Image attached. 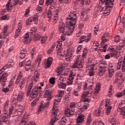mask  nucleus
Segmentation results:
<instances>
[{
  "label": "nucleus",
  "mask_w": 125,
  "mask_h": 125,
  "mask_svg": "<svg viewBox=\"0 0 125 125\" xmlns=\"http://www.w3.org/2000/svg\"><path fill=\"white\" fill-rule=\"evenodd\" d=\"M53 59L52 57H49L48 58L47 61L45 62V65L46 66V68H50V66H51V64H52V61Z\"/></svg>",
  "instance_id": "nucleus-25"
},
{
  "label": "nucleus",
  "mask_w": 125,
  "mask_h": 125,
  "mask_svg": "<svg viewBox=\"0 0 125 125\" xmlns=\"http://www.w3.org/2000/svg\"><path fill=\"white\" fill-rule=\"evenodd\" d=\"M112 85H110L108 89V96H111L112 95Z\"/></svg>",
  "instance_id": "nucleus-57"
},
{
  "label": "nucleus",
  "mask_w": 125,
  "mask_h": 125,
  "mask_svg": "<svg viewBox=\"0 0 125 125\" xmlns=\"http://www.w3.org/2000/svg\"><path fill=\"white\" fill-rule=\"evenodd\" d=\"M105 72H106V69H104V68H99V70L98 71V73H97V75H98V76H103V75H104V74H105Z\"/></svg>",
  "instance_id": "nucleus-31"
},
{
  "label": "nucleus",
  "mask_w": 125,
  "mask_h": 125,
  "mask_svg": "<svg viewBox=\"0 0 125 125\" xmlns=\"http://www.w3.org/2000/svg\"><path fill=\"white\" fill-rule=\"evenodd\" d=\"M99 68L102 69H107L108 67V63H107V62L105 60H101L99 61Z\"/></svg>",
  "instance_id": "nucleus-19"
},
{
  "label": "nucleus",
  "mask_w": 125,
  "mask_h": 125,
  "mask_svg": "<svg viewBox=\"0 0 125 125\" xmlns=\"http://www.w3.org/2000/svg\"><path fill=\"white\" fill-rule=\"evenodd\" d=\"M8 105H9V101H6L4 105H3L4 109H6L7 107L8 106Z\"/></svg>",
  "instance_id": "nucleus-58"
},
{
  "label": "nucleus",
  "mask_w": 125,
  "mask_h": 125,
  "mask_svg": "<svg viewBox=\"0 0 125 125\" xmlns=\"http://www.w3.org/2000/svg\"><path fill=\"white\" fill-rule=\"evenodd\" d=\"M91 96V94L90 93H89L88 91L83 92V94L81 96L83 99H84V103H88V102H89L90 100L88 98L85 97H89Z\"/></svg>",
  "instance_id": "nucleus-17"
},
{
  "label": "nucleus",
  "mask_w": 125,
  "mask_h": 125,
  "mask_svg": "<svg viewBox=\"0 0 125 125\" xmlns=\"http://www.w3.org/2000/svg\"><path fill=\"white\" fill-rule=\"evenodd\" d=\"M78 13L79 9L78 8L74 9L73 12L69 13L65 19L66 26L63 22L60 23L58 30L62 33L61 39L63 42L66 40V36H71L73 34L78 20Z\"/></svg>",
  "instance_id": "nucleus-1"
},
{
  "label": "nucleus",
  "mask_w": 125,
  "mask_h": 125,
  "mask_svg": "<svg viewBox=\"0 0 125 125\" xmlns=\"http://www.w3.org/2000/svg\"><path fill=\"white\" fill-rule=\"evenodd\" d=\"M102 114V109L101 108H98L95 111V115L97 117H99Z\"/></svg>",
  "instance_id": "nucleus-32"
},
{
  "label": "nucleus",
  "mask_w": 125,
  "mask_h": 125,
  "mask_svg": "<svg viewBox=\"0 0 125 125\" xmlns=\"http://www.w3.org/2000/svg\"><path fill=\"white\" fill-rule=\"evenodd\" d=\"M110 55L111 57H117V53L112 52L110 53Z\"/></svg>",
  "instance_id": "nucleus-62"
},
{
  "label": "nucleus",
  "mask_w": 125,
  "mask_h": 125,
  "mask_svg": "<svg viewBox=\"0 0 125 125\" xmlns=\"http://www.w3.org/2000/svg\"><path fill=\"white\" fill-rule=\"evenodd\" d=\"M8 28H9V25H5L3 26L1 32V34L3 36H6L9 35V33L8 32Z\"/></svg>",
  "instance_id": "nucleus-21"
},
{
  "label": "nucleus",
  "mask_w": 125,
  "mask_h": 125,
  "mask_svg": "<svg viewBox=\"0 0 125 125\" xmlns=\"http://www.w3.org/2000/svg\"><path fill=\"white\" fill-rule=\"evenodd\" d=\"M66 122H67L66 117H62L61 121L59 122V125H64L66 124Z\"/></svg>",
  "instance_id": "nucleus-40"
},
{
  "label": "nucleus",
  "mask_w": 125,
  "mask_h": 125,
  "mask_svg": "<svg viewBox=\"0 0 125 125\" xmlns=\"http://www.w3.org/2000/svg\"><path fill=\"white\" fill-rule=\"evenodd\" d=\"M83 62L81 61V60L79 58H77L75 62L72 65V68L74 69H78V68H83Z\"/></svg>",
  "instance_id": "nucleus-15"
},
{
  "label": "nucleus",
  "mask_w": 125,
  "mask_h": 125,
  "mask_svg": "<svg viewBox=\"0 0 125 125\" xmlns=\"http://www.w3.org/2000/svg\"><path fill=\"white\" fill-rule=\"evenodd\" d=\"M75 108H76V103L71 102L70 103L69 108L65 109V113L66 117H70L74 115V112L75 111Z\"/></svg>",
  "instance_id": "nucleus-8"
},
{
  "label": "nucleus",
  "mask_w": 125,
  "mask_h": 125,
  "mask_svg": "<svg viewBox=\"0 0 125 125\" xmlns=\"http://www.w3.org/2000/svg\"><path fill=\"white\" fill-rule=\"evenodd\" d=\"M58 44L57 46V48L58 49H60V48H62V41L58 42Z\"/></svg>",
  "instance_id": "nucleus-49"
},
{
  "label": "nucleus",
  "mask_w": 125,
  "mask_h": 125,
  "mask_svg": "<svg viewBox=\"0 0 125 125\" xmlns=\"http://www.w3.org/2000/svg\"><path fill=\"white\" fill-rule=\"evenodd\" d=\"M28 122H29L28 118H23L20 123V125H25L26 124H28Z\"/></svg>",
  "instance_id": "nucleus-34"
},
{
  "label": "nucleus",
  "mask_w": 125,
  "mask_h": 125,
  "mask_svg": "<svg viewBox=\"0 0 125 125\" xmlns=\"http://www.w3.org/2000/svg\"><path fill=\"white\" fill-rule=\"evenodd\" d=\"M94 69V64L89 63L87 64L86 67V72L89 74V76L92 77L94 75L93 70Z\"/></svg>",
  "instance_id": "nucleus-12"
},
{
  "label": "nucleus",
  "mask_w": 125,
  "mask_h": 125,
  "mask_svg": "<svg viewBox=\"0 0 125 125\" xmlns=\"http://www.w3.org/2000/svg\"><path fill=\"white\" fill-rule=\"evenodd\" d=\"M63 95H64V91L63 90H59V95H58L59 98L55 99L54 101L52 114L51 115L52 119L50 125H54V124H55L56 121H57V118L56 117H57L58 112H59L58 107H57L58 106V103L60 102Z\"/></svg>",
  "instance_id": "nucleus-3"
},
{
  "label": "nucleus",
  "mask_w": 125,
  "mask_h": 125,
  "mask_svg": "<svg viewBox=\"0 0 125 125\" xmlns=\"http://www.w3.org/2000/svg\"><path fill=\"white\" fill-rule=\"evenodd\" d=\"M75 76V74L73 73V71H70V76L68 78V80L67 82L68 84H72V83H73L74 77Z\"/></svg>",
  "instance_id": "nucleus-22"
},
{
  "label": "nucleus",
  "mask_w": 125,
  "mask_h": 125,
  "mask_svg": "<svg viewBox=\"0 0 125 125\" xmlns=\"http://www.w3.org/2000/svg\"><path fill=\"white\" fill-rule=\"evenodd\" d=\"M36 48H35V47H34V48L32 49V51H31V53H30V54H31V57H34V56L36 54Z\"/></svg>",
  "instance_id": "nucleus-50"
},
{
  "label": "nucleus",
  "mask_w": 125,
  "mask_h": 125,
  "mask_svg": "<svg viewBox=\"0 0 125 125\" xmlns=\"http://www.w3.org/2000/svg\"><path fill=\"white\" fill-rule=\"evenodd\" d=\"M58 86L60 88H62V89H65L66 88V83H63L62 82H58Z\"/></svg>",
  "instance_id": "nucleus-29"
},
{
  "label": "nucleus",
  "mask_w": 125,
  "mask_h": 125,
  "mask_svg": "<svg viewBox=\"0 0 125 125\" xmlns=\"http://www.w3.org/2000/svg\"><path fill=\"white\" fill-rule=\"evenodd\" d=\"M7 77H8V74H7V73H3L1 77L0 76V82L1 80L6 81L7 80L6 78H7Z\"/></svg>",
  "instance_id": "nucleus-36"
},
{
  "label": "nucleus",
  "mask_w": 125,
  "mask_h": 125,
  "mask_svg": "<svg viewBox=\"0 0 125 125\" xmlns=\"http://www.w3.org/2000/svg\"><path fill=\"white\" fill-rule=\"evenodd\" d=\"M75 2L79 4L80 6L82 7L83 5L90 4V0H77Z\"/></svg>",
  "instance_id": "nucleus-18"
},
{
  "label": "nucleus",
  "mask_w": 125,
  "mask_h": 125,
  "mask_svg": "<svg viewBox=\"0 0 125 125\" xmlns=\"http://www.w3.org/2000/svg\"><path fill=\"white\" fill-rule=\"evenodd\" d=\"M114 0H100V6L98 8V11L103 12L104 16H108L110 14V10L114 5Z\"/></svg>",
  "instance_id": "nucleus-2"
},
{
  "label": "nucleus",
  "mask_w": 125,
  "mask_h": 125,
  "mask_svg": "<svg viewBox=\"0 0 125 125\" xmlns=\"http://www.w3.org/2000/svg\"><path fill=\"white\" fill-rule=\"evenodd\" d=\"M25 109V107L21 105H18V111H24V109Z\"/></svg>",
  "instance_id": "nucleus-54"
},
{
  "label": "nucleus",
  "mask_w": 125,
  "mask_h": 125,
  "mask_svg": "<svg viewBox=\"0 0 125 125\" xmlns=\"http://www.w3.org/2000/svg\"><path fill=\"white\" fill-rule=\"evenodd\" d=\"M37 32V28L33 27L31 29L30 32H27L23 37L22 42L25 44H28L31 42V38L29 35H35Z\"/></svg>",
  "instance_id": "nucleus-6"
},
{
  "label": "nucleus",
  "mask_w": 125,
  "mask_h": 125,
  "mask_svg": "<svg viewBox=\"0 0 125 125\" xmlns=\"http://www.w3.org/2000/svg\"><path fill=\"white\" fill-rule=\"evenodd\" d=\"M107 48H108V45L105 44L102 49H99V51H101L102 52H106V50H107Z\"/></svg>",
  "instance_id": "nucleus-39"
},
{
  "label": "nucleus",
  "mask_w": 125,
  "mask_h": 125,
  "mask_svg": "<svg viewBox=\"0 0 125 125\" xmlns=\"http://www.w3.org/2000/svg\"><path fill=\"white\" fill-rule=\"evenodd\" d=\"M2 90L3 92L6 93V92H8V91H9V88H7V87H4V88H3Z\"/></svg>",
  "instance_id": "nucleus-61"
},
{
  "label": "nucleus",
  "mask_w": 125,
  "mask_h": 125,
  "mask_svg": "<svg viewBox=\"0 0 125 125\" xmlns=\"http://www.w3.org/2000/svg\"><path fill=\"white\" fill-rule=\"evenodd\" d=\"M100 85L97 84L95 88V89L94 90V94L95 95H97L99 92H100Z\"/></svg>",
  "instance_id": "nucleus-30"
},
{
  "label": "nucleus",
  "mask_w": 125,
  "mask_h": 125,
  "mask_svg": "<svg viewBox=\"0 0 125 125\" xmlns=\"http://www.w3.org/2000/svg\"><path fill=\"white\" fill-rule=\"evenodd\" d=\"M87 53V49H86V48H84L83 50L82 58H84V57H85V56H86Z\"/></svg>",
  "instance_id": "nucleus-45"
},
{
  "label": "nucleus",
  "mask_w": 125,
  "mask_h": 125,
  "mask_svg": "<svg viewBox=\"0 0 125 125\" xmlns=\"http://www.w3.org/2000/svg\"><path fill=\"white\" fill-rule=\"evenodd\" d=\"M110 125H120L119 124H117L116 119L113 118H111V119L110 120Z\"/></svg>",
  "instance_id": "nucleus-38"
},
{
  "label": "nucleus",
  "mask_w": 125,
  "mask_h": 125,
  "mask_svg": "<svg viewBox=\"0 0 125 125\" xmlns=\"http://www.w3.org/2000/svg\"><path fill=\"white\" fill-rule=\"evenodd\" d=\"M0 121L2 123H5L8 121V117H7V116H4L1 118Z\"/></svg>",
  "instance_id": "nucleus-41"
},
{
  "label": "nucleus",
  "mask_w": 125,
  "mask_h": 125,
  "mask_svg": "<svg viewBox=\"0 0 125 125\" xmlns=\"http://www.w3.org/2000/svg\"><path fill=\"white\" fill-rule=\"evenodd\" d=\"M93 43L94 46H96V47H99V43L98 42L94 41Z\"/></svg>",
  "instance_id": "nucleus-63"
},
{
  "label": "nucleus",
  "mask_w": 125,
  "mask_h": 125,
  "mask_svg": "<svg viewBox=\"0 0 125 125\" xmlns=\"http://www.w3.org/2000/svg\"><path fill=\"white\" fill-rule=\"evenodd\" d=\"M39 100L38 99H36L34 100L32 103H31V106L32 107H35L36 105H37V103H38V101Z\"/></svg>",
  "instance_id": "nucleus-47"
},
{
  "label": "nucleus",
  "mask_w": 125,
  "mask_h": 125,
  "mask_svg": "<svg viewBox=\"0 0 125 125\" xmlns=\"http://www.w3.org/2000/svg\"><path fill=\"white\" fill-rule=\"evenodd\" d=\"M116 79L115 80V83L118 86V87H121L123 85V82H125L123 79V73L122 72H118L116 75Z\"/></svg>",
  "instance_id": "nucleus-9"
},
{
  "label": "nucleus",
  "mask_w": 125,
  "mask_h": 125,
  "mask_svg": "<svg viewBox=\"0 0 125 125\" xmlns=\"http://www.w3.org/2000/svg\"><path fill=\"white\" fill-rule=\"evenodd\" d=\"M19 87H20V89H22L24 88V86L25 85V80L22 79L19 83Z\"/></svg>",
  "instance_id": "nucleus-33"
},
{
  "label": "nucleus",
  "mask_w": 125,
  "mask_h": 125,
  "mask_svg": "<svg viewBox=\"0 0 125 125\" xmlns=\"http://www.w3.org/2000/svg\"><path fill=\"white\" fill-rule=\"evenodd\" d=\"M24 93L22 92H19L18 95H14L13 103L15 104L17 102H20L24 97Z\"/></svg>",
  "instance_id": "nucleus-11"
},
{
  "label": "nucleus",
  "mask_w": 125,
  "mask_h": 125,
  "mask_svg": "<svg viewBox=\"0 0 125 125\" xmlns=\"http://www.w3.org/2000/svg\"><path fill=\"white\" fill-rule=\"evenodd\" d=\"M53 2H54V0H45V4L46 6H48V5L53 3Z\"/></svg>",
  "instance_id": "nucleus-37"
},
{
  "label": "nucleus",
  "mask_w": 125,
  "mask_h": 125,
  "mask_svg": "<svg viewBox=\"0 0 125 125\" xmlns=\"http://www.w3.org/2000/svg\"><path fill=\"white\" fill-rule=\"evenodd\" d=\"M44 98H46V100L47 102L44 104H43V101L41 102V105L38 108V112L40 113L41 111L44 108L47 107L48 105H49V101L52 99V96H51V91L49 90H46L44 94Z\"/></svg>",
  "instance_id": "nucleus-4"
},
{
  "label": "nucleus",
  "mask_w": 125,
  "mask_h": 125,
  "mask_svg": "<svg viewBox=\"0 0 125 125\" xmlns=\"http://www.w3.org/2000/svg\"><path fill=\"white\" fill-rule=\"evenodd\" d=\"M25 62L22 61L19 63V66L20 67H24L25 66Z\"/></svg>",
  "instance_id": "nucleus-64"
},
{
  "label": "nucleus",
  "mask_w": 125,
  "mask_h": 125,
  "mask_svg": "<svg viewBox=\"0 0 125 125\" xmlns=\"http://www.w3.org/2000/svg\"><path fill=\"white\" fill-rule=\"evenodd\" d=\"M89 107V104L88 103H84L83 107H82V110H86Z\"/></svg>",
  "instance_id": "nucleus-48"
},
{
  "label": "nucleus",
  "mask_w": 125,
  "mask_h": 125,
  "mask_svg": "<svg viewBox=\"0 0 125 125\" xmlns=\"http://www.w3.org/2000/svg\"><path fill=\"white\" fill-rule=\"evenodd\" d=\"M93 125H104V123L102 121H98L93 123Z\"/></svg>",
  "instance_id": "nucleus-53"
},
{
  "label": "nucleus",
  "mask_w": 125,
  "mask_h": 125,
  "mask_svg": "<svg viewBox=\"0 0 125 125\" xmlns=\"http://www.w3.org/2000/svg\"><path fill=\"white\" fill-rule=\"evenodd\" d=\"M10 18L9 15H6L1 17V20H8Z\"/></svg>",
  "instance_id": "nucleus-42"
},
{
  "label": "nucleus",
  "mask_w": 125,
  "mask_h": 125,
  "mask_svg": "<svg viewBox=\"0 0 125 125\" xmlns=\"http://www.w3.org/2000/svg\"><path fill=\"white\" fill-rule=\"evenodd\" d=\"M22 29V27L20 26H19L18 27V29H16L14 38L15 39H16L17 38H18L19 36H20V34H21V29Z\"/></svg>",
  "instance_id": "nucleus-27"
},
{
  "label": "nucleus",
  "mask_w": 125,
  "mask_h": 125,
  "mask_svg": "<svg viewBox=\"0 0 125 125\" xmlns=\"http://www.w3.org/2000/svg\"><path fill=\"white\" fill-rule=\"evenodd\" d=\"M125 41H123L122 42L120 43L119 44V47L120 48H118V50H125Z\"/></svg>",
  "instance_id": "nucleus-35"
},
{
  "label": "nucleus",
  "mask_w": 125,
  "mask_h": 125,
  "mask_svg": "<svg viewBox=\"0 0 125 125\" xmlns=\"http://www.w3.org/2000/svg\"><path fill=\"white\" fill-rule=\"evenodd\" d=\"M84 120V115L82 114H79L78 118L76 120L77 124H81L83 123Z\"/></svg>",
  "instance_id": "nucleus-24"
},
{
  "label": "nucleus",
  "mask_w": 125,
  "mask_h": 125,
  "mask_svg": "<svg viewBox=\"0 0 125 125\" xmlns=\"http://www.w3.org/2000/svg\"><path fill=\"white\" fill-rule=\"evenodd\" d=\"M26 53H27V50H26V49H23L21 50L20 54V59H23V58H25V56H26Z\"/></svg>",
  "instance_id": "nucleus-28"
},
{
  "label": "nucleus",
  "mask_w": 125,
  "mask_h": 125,
  "mask_svg": "<svg viewBox=\"0 0 125 125\" xmlns=\"http://www.w3.org/2000/svg\"><path fill=\"white\" fill-rule=\"evenodd\" d=\"M57 71L59 74H60L63 71V67L62 66H59L57 68Z\"/></svg>",
  "instance_id": "nucleus-56"
},
{
  "label": "nucleus",
  "mask_w": 125,
  "mask_h": 125,
  "mask_svg": "<svg viewBox=\"0 0 125 125\" xmlns=\"http://www.w3.org/2000/svg\"><path fill=\"white\" fill-rule=\"evenodd\" d=\"M42 92V86H36L32 90L30 93L31 97L34 98L38 97L39 93Z\"/></svg>",
  "instance_id": "nucleus-10"
},
{
  "label": "nucleus",
  "mask_w": 125,
  "mask_h": 125,
  "mask_svg": "<svg viewBox=\"0 0 125 125\" xmlns=\"http://www.w3.org/2000/svg\"><path fill=\"white\" fill-rule=\"evenodd\" d=\"M22 77H23V74H22V73L21 72H20V73L18 75V76H17L16 80V82H15L16 84H19V83H20V82L21 81H22V80H24V79H22Z\"/></svg>",
  "instance_id": "nucleus-26"
},
{
  "label": "nucleus",
  "mask_w": 125,
  "mask_h": 125,
  "mask_svg": "<svg viewBox=\"0 0 125 125\" xmlns=\"http://www.w3.org/2000/svg\"><path fill=\"white\" fill-rule=\"evenodd\" d=\"M40 73H39V71H35L34 72V76L32 77L31 81L32 82L31 83L29 84L27 91V93L29 94L31 93V89H32V88L33 87V83H36L38 81H39V79H40Z\"/></svg>",
  "instance_id": "nucleus-7"
},
{
  "label": "nucleus",
  "mask_w": 125,
  "mask_h": 125,
  "mask_svg": "<svg viewBox=\"0 0 125 125\" xmlns=\"http://www.w3.org/2000/svg\"><path fill=\"white\" fill-rule=\"evenodd\" d=\"M39 20V16L36 15L34 17H32L30 18H28V20L26 21V25H28V26H30L31 25V23L32 22H34V23L37 25L38 24Z\"/></svg>",
  "instance_id": "nucleus-13"
},
{
  "label": "nucleus",
  "mask_w": 125,
  "mask_h": 125,
  "mask_svg": "<svg viewBox=\"0 0 125 125\" xmlns=\"http://www.w3.org/2000/svg\"><path fill=\"white\" fill-rule=\"evenodd\" d=\"M47 40V37H42L41 38V42L42 43H45V42Z\"/></svg>",
  "instance_id": "nucleus-52"
},
{
  "label": "nucleus",
  "mask_w": 125,
  "mask_h": 125,
  "mask_svg": "<svg viewBox=\"0 0 125 125\" xmlns=\"http://www.w3.org/2000/svg\"><path fill=\"white\" fill-rule=\"evenodd\" d=\"M25 1H28L29 0H24ZM23 0H9L6 4V9L7 11H10L11 10V8H14L17 5V4H23Z\"/></svg>",
  "instance_id": "nucleus-5"
},
{
  "label": "nucleus",
  "mask_w": 125,
  "mask_h": 125,
  "mask_svg": "<svg viewBox=\"0 0 125 125\" xmlns=\"http://www.w3.org/2000/svg\"><path fill=\"white\" fill-rule=\"evenodd\" d=\"M111 100L107 99L105 101V108H106V114L107 116L111 113V110H112V106H111Z\"/></svg>",
  "instance_id": "nucleus-16"
},
{
  "label": "nucleus",
  "mask_w": 125,
  "mask_h": 125,
  "mask_svg": "<svg viewBox=\"0 0 125 125\" xmlns=\"http://www.w3.org/2000/svg\"><path fill=\"white\" fill-rule=\"evenodd\" d=\"M91 123V119H90V117H88L87 119V121L86 122V125H90Z\"/></svg>",
  "instance_id": "nucleus-60"
},
{
  "label": "nucleus",
  "mask_w": 125,
  "mask_h": 125,
  "mask_svg": "<svg viewBox=\"0 0 125 125\" xmlns=\"http://www.w3.org/2000/svg\"><path fill=\"white\" fill-rule=\"evenodd\" d=\"M110 38V34L108 33H104L102 36V41L103 42H107Z\"/></svg>",
  "instance_id": "nucleus-23"
},
{
  "label": "nucleus",
  "mask_w": 125,
  "mask_h": 125,
  "mask_svg": "<svg viewBox=\"0 0 125 125\" xmlns=\"http://www.w3.org/2000/svg\"><path fill=\"white\" fill-rule=\"evenodd\" d=\"M36 11L37 14L41 13L42 11V7L40 6H37L36 7Z\"/></svg>",
  "instance_id": "nucleus-44"
},
{
  "label": "nucleus",
  "mask_w": 125,
  "mask_h": 125,
  "mask_svg": "<svg viewBox=\"0 0 125 125\" xmlns=\"http://www.w3.org/2000/svg\"><path fill=\"white\" fill-rule=\"evenodd\" d=\"M121 115L123 116V118L125 116V108H123L121 111Z\"/></svg>",
  "instance_id": "nucleus-59"
},
{
  "label": "nucleus",
  "mask_w": 125,
  "mask_h": 125,
  "mask_svg": "<svg viewBox=\"0 0 125 125\" xmlns=\"http://www.w3.org/2000/svg\"><path fill=\"white\" fill-rule=\"evenodd\" d=\"M13 62H8L7 64H6L4 67H6V69L11 68L13 67Z\"/></svg>",
  "instance_id": "nucleus-46"
},
{
  "label": "nucleus",
  "mask_w": 125,
  "mask_h": 125,
  "mask_svg": "<svg viewBox=\"0 0 125 125\" xmlns=\"http://www.w3.org/2000/svg\"><path fill=\"white\" fill-rule=\"evenodd\" d=\"M14 108V107L13 106H11V107L9 109V114L7 115V116H11V115L12 114V112H13V109Z\"/></svg>",
  "instance_id": "nucleus-55"
},
{
  "label": "nucleus",
  "mask_w": 125,
  "mask_h": 125,
  "mask_svg": "<svg viewBox=\"0 0 125 125\" xmlns=\"http://www.w3.org/2000/svg\"><path fill=\"white\" fill-rule=\"evenodd\" d=\"M74 49H68L67 50V54L65 56L66 61H71L73 59V53H74Z\"/></svg>",
  "instance_id": "nucleus-14"
},
{
  "label": "nucleus",
  "mask_w": 125,
  "mask_h": 125,
  "mask_svg": "<svg viewBox=\"0 0 125 125\" xmlns=\"http://www.w3.org/2000/svg\"><path fill=\"white\" fill-rule=\"evenodd\" d=\"M49 83L51 84H54L55 83V78L52 77L49 79Z\"/></svg>",
  "instance_id": "nucleus-51"
},
{
  "label": "nucleus",
  "mask_w": 125,
  "mask_h": 125,
  "mask_svg": "<svg viewBox=\"0 0 125 125\" xmlns=\"http://www.w3.org/2000/svg\"><path fill=\"white\" fill-rule=\"evenodd\" d=\"M47 14L48 18L50 19L52 18V12L51 11V10H50V9H49V10H48Z\"/></svg>",
  "instance_id": "nucleus-43"
},
{
  "label": "nucleus",
  "mask_w": 125,
  "mask_h": 125,
  "mask_svg": "<svg viewBox=\"0 0 125 125\" xmlns=\"http://www.w3.org/2000/svg\"><path fill=\"white\" fill-rule=\"evenodd\" d=\"M90 36H91V33H89L87 37L85 36H82L80 39V42H79V43H82L83 42H87L90 41Z\"/></svg>",
  "instance_id": "nucleus-20"
}]
</instances>
